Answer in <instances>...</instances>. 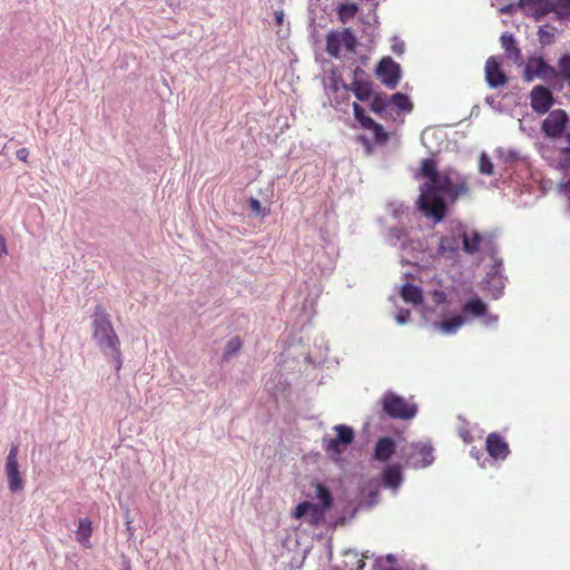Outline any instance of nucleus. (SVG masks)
I'll list each match as a JSON object with an SVG mask.
<instances>
[{
	"mask_svg": "<svg viewBox=\"0 0 570 570\" xmlns=\"http://www.w3.org/2000/svg\"><path fill=\"white\" fill-rule=\"evenodd\" d=\"M459 435L463 440V442L466 444L471 443L473 441L472 433L465 428H462L459 430Z\"/></svg>",
	"mask_w": 570,
	"mask_h": 570,
	"instance_id": "39",
	"label": "nucleus"
},
{
	"mask_svg": "<svg viewBox=\"0 0 570 570\" xmlns=\"http://www.w3.org/2000/svg\"><path fill=\"white\" fill-rule=\"evenodd\" d=\"M485 79L491 88L501 87L508 80L495 57H490L485 62Z\"/></svg>",
	"mask_w": 570,
	"mask_h": 570,
	"instance_id": "13",
	"label": "nucleus"
},
{
	"mask_svg": "<svg viewBox=\"0 0 570 570\" xmlns=\"http://www.w3.org/2000/svg\"><path fill=\"white\" fill-rule=\"evenodd\" d=\"M390 106V96L386 94H376L374 95L371 102V110L375 114H383L386 108Z\"/></svg>",
	"mask_w": 570,
	"mask_h": 570,
	"instance_id": "28",
	"label": "nucleus"
},
{
	"mask_svg": "<svg viewBox=\"0 0 570 570\" xmlns=\"http://www.w3.org/2000/svg\"><path fill=\"white\" fill-rule=\"evenodd\" d=\"M459 237L462 238L463 250L469 255H474L480 250L483 242L482 235L476 230L468 232L464 226L459 227Z\"/></svg>",
	"mask_w": 570,
	"mask_h": 570,
	"instance_id": "14",
	"label": "nucleus"
},
{
	"mask_svg": "<svg viewBox=\"0 0 570 570\" xmlns=\"http://www.w3.org/2000/svg\"><path fill=\"white\" fill-rule=\"evenodd\" d=\"M401 297L413 305H420L423 302V292L419 286L406 283L401 288Z\"/></svg>",
	"mask_w": 570,
	"mask_h": 570,
	"instance_id": "18",
	"label": "nucleus"
},
{
	"mask_svg": "<svg viewBox=\"0 0 570 570\" xmlns=\"http://www.w3.org/2000/svg\"><path fill=\"white\" fill-rule=\"evenodd\" d=\"M242 346H243V342L238 336L230 338L227 342L226 347H225V352L223 355L224 360H228L232 355H235L236 353H238L240 351Z\"/></svg>",
	"mask_w": 570,
	"mask_h": 570,
	"instance_id": "35",
	"label": "nucleus"
},
{
	"mask_svg": "<svg viewBox=\"0 0 570 570\" xmlns=\"http://www.w3.org/2000/svg\"><path fill=\"white\" fill-rule=\"evenodd\" d=\"M365 121H366V125H367L366 129H370V130L373 131L374 141L376 144H379V145L386 144V141L389 139V135L384 130L383 126H381L380 124L375 122L373 119H367Z\"/></svg>",
	"mask_w": 570,
	"mask_h": 570,
	"instance_id": "26",
	"label": "nucleus"
},
{
	"mask_svg": "<svg viewBox=\"0 0 570 570\" xmlns=\"http://www.w3.org/2000/svg\"><path fill=\"white\" fill-rule=\"evenodd\" d=\"M283 12H277L276 13V22L278 26H281L283 23Z\"/></svg>",
	"mask_w": 570,
	"mask_h": 570,
	"instance_id": "45",
	"label": "nucleus"
},
{
	"mask_svg": "<svg viewBox=\"0 0 570 570\" xmlns=\"http://www.w3.org/2000/svg\"><path fill=\"white\" fill-rule=\"evenodd\" d=\"M501 46L510 58L518 61L521 58V50L515 46V40L511 33H503L500 38Z\"/></svg>",
	"mask_w": 570,
	"mask_h": 570,
	"instance_id": "23",
	"label": "nucleus"
},
{
	"mask_svg": "<svg viewBox=\"0 0 570 570\" xmlns=\"http://www.w3.org/2000/svg\"><path fill=\"white\" fill-rule=\"evenodd\" d=\"M342 47L341 31L336 30L328 32L326 36V52L331 57L338 58Z\"/></svg>",
	"mask_w": 570,
	"mask_h": 570,
	"instance_id": "20",
	"label": "nucleus"
},
{
	"mask_svg": "<svg viewBox=\"0 0 570 570\" xmlns=\"http://www.w3.org/2000/svg\"><path fill=\"white\" fill-rule=\"evenodd\" d=\"M420 176L426 179L420 186V208L435 222H441L446 215L444 197L454 203L470 191L464 176L451 169L438 170V164L433 158L421 161Z\"/></svg>",
	"mask_w": 570,
	"mask_h": 570,
	"instance_id": "1",
	"label": "nucleus"
},
{
	"mask_svg": "<svg viewBox=\"0 0 570 570\" xmlns=\"http://www.w3.org/2000/svg\"><path fill=\"white\" fill-rule=\"evenodd\" d=\"M538 37L541 45L547 46L554 42L556 28L544 24L538 30Z\"/></svg>",
	"mask_w": 570,
	"mask_h": 570,
	"instance_id": "32",
	"label": "nucleus"
},
{
	"mask_svg": "<svg viewBox=\"0 0 570 570\" xmlns=\"http://www.w3.org/2000/svg\"><path fill=\"white\" fill-rule=\"evenodd\" d=\"M554 102L551 90L544 86H534L530 92V105L533 111L543 115L549 111Z\"/></svg>",
	"mask_w": 570,
	"mask_h": 570,
	"instance_id": "10",
	"label": "nucleus"
},
{
	"mask_svg": "<svg viewBox=\"0 0 570 570\" xmlns=\"http://www.w3.org/2000/svg\"><path fill=\"white\" fill-rule=\"evenodd\" d=\"M29 150L27 148H21L17 150V158L23 163L28 161Z\"/></svg>",
	"mask_w": 570,
	"mask_h": 570,
	"instance_id": "41",
	"label": "nucleus"
},
{
	"mask_svg": "<svg viewBox=\"0 0 570 570\" xmlns=\"http://www.w3.org/2000/svg\"><path fill=\"white\" fill-rule=\"evenodd\" d=\"M18 445H11L9 453L6 458L4 471L8 480V487L11 492L21 491L24 487L22 474L19 470L18 463Z\"/></svg>",
	"mask_w": 570,
	"mask_h": 570,
	"instance_id": "6",
	"label": "nucleus"
},
{
	"mask_svg": "<svg viewBox=\"0 0 570 570\" xmlns=\"http://www.w3.org/2000/svg\"><path fill=\"white\" fill-rule=\"evenodd\" d=\"M557 72L570 86V53H566L559 59Z\"/></svg>",
	"mask_w": 570,
	"mask_h": 570,
	"instance_id": "31",
	"label": "nucleus"
},
{
	"mask_svg": "<svg viewBox=\"0 0 570 570\" xmlns=\"http://www.w3.org/2000/svg\"><path fill=\"white\" fill-rule=\"evenodd\" d=\"M249 207L256 214H261V212H262L261 203H259V200H257L255 198H250L249 199Z\"/></svg>",
	"mask_w": 570,
	"mask_h": 570,
	"instance_id": "40",
	"label": "nucleus"
},
{
	"mask_svg": "<svg viewBox=\"0 0 570 570\" xmlns=\"http://www.w3.org/2000/svg\"><path fill=\"white\" fill-rule=\"evenodd\" d=\"M564 187L570 193V179L566 183Z\"/></svg>",
	"mask_w": 570,
	"mask_h": 570,
	"instance_id": "48",
	"label": "nucleus"
},
{
	"mask_svg": "<svg viewBox=\"0 0 570 570\" xmlns=\"http://www.w3.org/2000/svg\"><path fill=\"white\" fill-rule=\"evenodd\" d=\"M353 111L355 119L362 125L363 128H367L366 121L367 119H372L371 117L366 116L364 108L358 105L357 102L353 104Z\"/></svg>",
	"mask_w": 570,
	"mask_h": 570,
	"instance_id": "37",
	"label": "nucleus"
},
{
	"mask_svg": "<svg viewBox=\"0 0 570 570\" xmlns=\"http://www.w3.org/2000/svg\"><path fill=\"white\" fill-rule=\"evenodd\" d=\"M462 311L474 317H481L487 314L488 306L481 298L473 297L463 305Z\"/></svg>",
	"mask_w": 570,
	"mask_h": 570,
	"instance_id": "19",
	"label": "nucleus"
},
{
	"mask_svg": "<svg viewBox=\"0 0 570 570\" xmlns=\"http://www.w3.org/2000/svg\"><path fill=\"white\" fill-rule=\"evenodd\" d=\"M316 499L321 501L322 508L328 510L332 507L333 498L328 489L322 483H316Z\"/></svg>",
	"mask_w": 570,
	"mask_h": 570,
	"instance_id": "29",
	"label": "nucleus"
},
{
	"mask_svg": "<svg viewBox=\"0 0 570 570\" xmlns=\"http://www.w3.org/2000/svg\"><path fill=\"white\" fill-rule=\"evenodd\" d=\"M553 7L552 13H556L559 19L570 18V0H554Z\"/></svg>",
	"mask_w": 570,
	"mask_h": 570,
	"instance_id": "34",
	"label": "nucleus"
},
{
	"mask_svg": "<svg viewBox=\"0 0 570 570\" xmlns=\"http://www.w3.org/2000/svg\"><path fill=\"white\" fill-rule=\"evenodd\" d=\"M514 7H515L514 4H510V6L505 7V8H502L501 11L503 13H511L513 11Z\"/></svg>",
	"mask_w": 570,
	"mask_h": 570,
	"instance_id": "44",
	"label": "nucleus"
},
{
	"mask_svg": "<svg viewBox=\"0 0 570 570\" xmlns=\"http://www.w3.org/2000/svg\"><path fill=\"white\" fill-rule=\"evenodd\" d=\"M383 412L393 419L409 420L416 413V407L403 397L390 392L382 397Z\"/></svg>",
	"mask_w": 570,
	"mask_h": 570,
	"instance_id": "3",
	"label": "nucleus"
},
{
	"mask_svg": "<svg viewBox=\"0 0 570 570\" xmlns=\"http://www.w3.org/2000/svg\"><path fill=\"white\" fill-rule=\"evenodd\" d=\"M324 508L320 507L318 504L304 501L301 502L295 510L292 513V517L296 520L305 518V520L313 525L318 524L321 521H323L325 512Z\"/></svg>",
	"mask_w": 570,
	"mask_h": 570,
	"instance_id": "11",
	"label": "nucleus"
},
{
	"mask_svg": "<svg viewBox=\"0 0 570 570\" xmlns=\"http://www.w3.org/2000/svg\"><path fill=\"white\" fill-rule=\"evenodd\" d=\"M568 122V114L563 109H554L542 121L541 130L546 137L557 139L566 134Z\"/></svg>",
	"mask_w": 570,
	"mask_h": 570,
	"instance_id": "5",
	"label": "nucleus"
},
{
	"mask_svg": "<svg viewBox=\"0 0 570 570\" xmlns=\"http://www.w3.org/2000/svg\"><path fill=\"white\" fill-rule=\"evenodd\" d=\"M0 250L4 254L7 253L6 240L2 236L0 237Z\"/></svg>",
	"mask_w": 570,
	"mask_h": 570,
	"instance_id": "43",
	"label": "nucleus"
},
{
	"mask_svg": "<svg viewBox=\"0 0 570 570\" xmlns=\"http://www.w3.org/2000/svg\"><path fill=\"white\" fill-rule=\"evenodd\" d=\"M557 76V69L548 65L542 57L529 58L523 72V79L527 82H531L535 78L549 80Z\"/></svg>",
	"mask_w": 570,
	"mask_h": 570,
	"instance_id": "7",
	"label": "nucleus"
},
{
	"mask_svg": "<svg viewBox=\"0 0 570 570\" xmlns=\"http://www.w3.org/2000/svg\"><path fill=\"white\" fill-rule=\"evenodd\" d=\"M395 442L389 436L381 438L374 449V458L377 461L386 462L395 451Z\"/></svg>",
	"mask_w": 570,
	"mask_h": 570,
	"instance_id": "16",
	"label": "nucleus"
},
{
	"mask_svg": "<svg viewBox=\"0 0 570 570\" xmlns=\"http://www.w3.org/2000/svg\"><path fill=\"white\" fill-rule=\"evenodd\" d=\"M485 449L494 460H504L510 454L508 442L497 432H492L487 436Z\"/></svg>",
	"mask_w": 570,
	"mask_h": 570,
	"instance_id": "12",
	"label": "nucleus"
},
{
	"mask_svg": "<svg viewBox=\"0 0 570 570\" xmlns=\"http://www.w3.org/2000/svg\"><path fill=\"white\" fill-rule=\"evenodd\" d=\"M92 340L99 350L115 362L117 372L122 366L120 340L111 324L110 316L105 307L97 305L91 315Z\"/></svg>",
	"mask_w": 570,
	"mask_h": 570,
	"instance_id": "2",
	"label": "nucleus"
},
{
	"mask_svg": "<svg viewBox=\"0 0 570 570\" xmlns=\"http://www.w3.org/2000/svg\"><path fill=\"white\" fill-rule=\"evenodd\" d=\"M479 170L488 176L493 175V164L484 153L479 158Z\"/></svg>",
	"mask_w": 570,
	"mask_h": 570,
	"instance_id": "36",
	"label": "nucleus"
},
{
	"mask_svg": "<svg viewBox=\"0 0 570 570\" xmlns=\"http://www.w3.org/2000/svg\"><path fill=\"white\" fill-rule=\"evenodd\" d=\"M376 73L379 79L389 88H395L401 78V69L392 58H383L377 66Z\"/></svg>",
	"mask_w": 570,
	"mask_h": 570,
	"instance_id": "8",
	"label": "nucleus"
},
{
	"mask_svg": "<svg viewBox=\"0 0 570 570\" xmlns=\"http://www.w3.org/2000/svg\"><path fill=\"white\" fill-rule=\"evenodd\" d=\"M515 6L527 16L539 21L547 14L552 13L554 0H519Z\"/></svg>",
	"mask_w": 570,
	"mask_h": 570,
	"instance_id": "9",
	"label": "nucleus"
},
{
	"mask_svg": "<svg viewBox=\"0 0 570 570\" xmlns=\"http://www.w3.org/2000/svg\"><path fill=\"white\" fill-rule=\"evenodd\" d=\"M382 479L386 488L397 489L403 480L401 466L399 464L385 466L382 472Z\"/></svg>",
	"mask_w": 570,
	"mask_h": 570,
	"instance_id": "17",
	"label": "nucleus"
},
{
	"mask_svg": "<svg viewBox=\"0 0 570 570\" xmlns=\"http://www.w3.org/2000/svg\"><path fill=\"white\" fill-rule=\"evenodd\" d=\"M460 240L456 236H443L440 239L438 253L450 259L459 256Z\"/></svg>",
	"mask_w": 570,
	"mask_h": 570,
	"instance_id": "15",
	"label": "nucleus"
},
{
	"mask_svg": "<svg viewBox=\"0 0 570 570\" xmlns=\"http://www.w3.org/2000/svg\"><path fill=\"white\" fill-rule=\"evenodd\" d=\"M390 105H393L399 112H411L413 109V104L410 98L402 92L390 96Z\"/></svg>",
	"mask_w": 570,
	"mask_h": 570,
	"instance_id": "24",
	"label": "nucleus"
},
{
	"mask_svg": "<svg viewBox=\"0 0 570 570\" xmlns=\"http://www.w3.org/2000/svg\"><path fill=\"white\" fill-rule=\"evenodd\" d=\"M465 323V318L461 315L453 316L449 320L442 321L438 327L444 334H454Z\"/></svg>",
	"mask_w": 570,
	"mask_h": 570,
	"instance_id": "25",
	"label": "nucleus"
},
{
	"mask_svg": "<svg viewBox=\"0 0 570 570\" xmlns=\"http://www.w3.org/2000/svg\"><path fill=\"white\" fill-rule=\"evenodd\" d=\"M341 39H342L343 47L347 51H350V52L355 51L356 46H357V39L351 28H345V29L341 30Z\"/></svg>",
	"mask_w": 570,
	"mask_h": 570,
	"instance_id": "30",
	"label": "nucleus"
},
{
	"mask_svg": "<svg viewBox=\"0 0 570 570\" xmlns=\"http://www.w3.org/2000/svg\"><path fill=\"white\" fill-rule=\"evenodd\" d=\"M415 453L421 456V465L426 466L433 462V448L429 444L415 446Z\"/></svg>",
	"mask_w": 570,
	"mask_h": 570,
	"instance_id": "33",
	"label": "nucleus"
},
{
	"mask_svg": "<svg viewBox=\"0 0 570 570\" xmlns=\"http://www.w3.org/2000/svg\"><path fill=\"white\" fill-rule=\"evenodd\" d=\"M560 165L563 168L570 167V147H564L560 150Z\"/></svg>",
	"mask_w": 570,
	"mask_h": 570,
	"instance_id": "38",
	"label": "nucleus"
},
{
	"mask_svg": "<svg viewBox=\"0 0 570 570\" xmlns=\"http://www.w3.org/2000/svg\"><path fill=\"white\" fill-rule=\"evenodd\" d=\"M393 50L396 53H402V48H400V47H394Z\"/></svg>",
	"mask_w": 570,
	"mask_h": 570,
	"instance_id": "47",
	"label": "nucleus"
},
{
	"mask_svg": "<svg viewBox=\"0 0 570 570\" xmlns=\"http://www.w3.org/2000/svg\"><path fill=\"white\" fill-rule=\"evenodd\" d=\"M358 11V7L356 3L354 2H344V3H341L338 9H337V14H338V19L345 23L347 22L350 19L354 18L355 14L357 13Z\"/></svg>",
	"mask_w": 570,
	"mask_h": 570,
	"instance_id": "27",
	"label": "nucleus"
},
{
	"mask_svg": "<svg viewBox=\"0 0 570 570\" xmlns=\"http://www.w3.org/2000/svg\"><path fill=\"white\" fill-rule=\"evenodd\" d=\"M410 316V312L407 311L405 315H397L396 320L400 324H404Z\"/></svg>",
	"mask_w": 570,
	"mask_h": 570,
	"instance_id": "42",
	"label": "nucleus"
},
{
	"mask_svg": "<svg viewBox=\"0 0 570 570\" xmlns=\"http://www.w3.org/2000/svg\"><path fill=\"white\" fill-rule=\"evenodd\" d=\"M334 431L336 432V438L324 439V450L328 455L338 459L344 451L342 446H346L354 441L355 432L351 426L344 424L335 425Z\"/></svg>",
	"mask_w": 570,
	"mask_h": 570,
	"instance_id": "4",
	"label": "nucleus"
},
{
	"mask_svg": "<svg viewBox=\"0 0 570 570\" xmlns=\"http://www.w3.org/2000/svg\"><path fill=\"white\" fill-rule=\"evenodd\" d=\"M358 139L362 140V141H365V138L363 136H360Z\"/></svg>",
	"mask_w": 570,
	"mask_h": 570,
	"instance_id": "49",
	"label": "nucleus"
},
{
	"mask_svg": "<svg viewBox=\"0 0 570 570\" xmlns=\"http://www.w3.org/2000/svg\"><path fill=\"white\" fill-rule=\"evenodd\" d=\"M566 141L569 144L568 147H570V129L564 134Z\"/></svg>",
	"mask_w": 570,
	"mask_h": 570,
	"instance_id": "46",
	"label": "nucleus"
},
{
	"mask_svg": "<svg viewBox=\"0 0 570 570\" xmlns=\"http://www.w3.org/2000/svg\"><path fill=\"white\" fill-rule=\"evenodd\" d=\"M350 89L354 92L355 97L361 101L368 100L373 92L371 82L365 80H354Z\"/></svg>",
	"mask_w": 570,
	"mask_h": 570,
	"instance_id": "21",
	"label": "nucleus"
},
{
	"mask_svg": "<svg viewBox=\"0 0 570 570\" xmlns=\"http://www.w3.org/2000/svg\"><path fill=\"white\" fill-rule=\"evenodd\" d=\"M92 533L91 521L88 518L79 520L77 529V540L86 548L90 547L89 539Z\"/></svg>",
	"mask_w": 570,
	"mask_h": 570,
	"instance_id": "22",
	"label": "nucleus"
}]
</instances>
